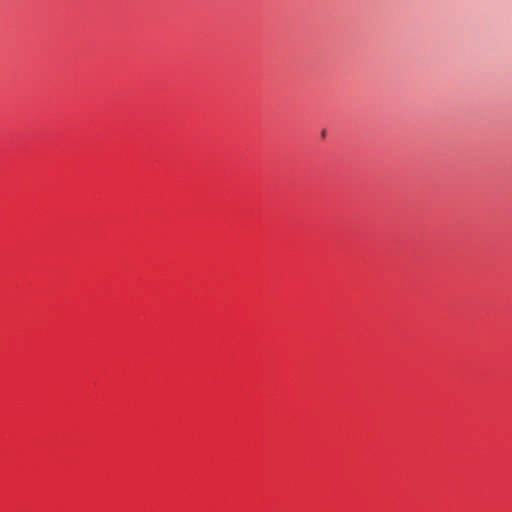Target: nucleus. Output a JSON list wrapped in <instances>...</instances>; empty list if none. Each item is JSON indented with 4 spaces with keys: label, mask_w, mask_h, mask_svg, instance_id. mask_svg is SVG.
Segmentation results:
<instances>
[{
    "label": "nucleus",
    "mask_w": 512,
    "mask_h": 512,
    "mask_svg": "<svg viewBox=\"0 0 512 512\" xmlns=\"http://www.w3.org/2000/svg\"><path fill=\"white\" fill-rule=\"evenodd\" d=\"M321 136H322V137H325V136H326V131H325V130H323V131H322Z\"/></svg>",
    "instance_id": "obj_1"
}]
</instances>
